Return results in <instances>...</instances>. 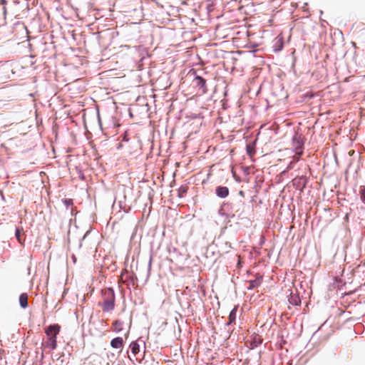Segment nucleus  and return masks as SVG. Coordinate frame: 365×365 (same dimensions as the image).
Returning a JSON list of instances; mask_svg holds the SVG:
<instances>
[{"label":"nucleus","instance_id":"6e6552de","mask_svg":"<svg viewBox=\"0 0 365 365\" xmlns=\"http://www.w3.org/2000/svg\"><path fill=\"white\" fill-rule=\"evenodd\" d=\"M262 277L258 274L255 279L249 281V286L247 287V289H253L259 287L262 284Z\"/></svg>","mask_w":365,"mask_h":365},{"label":"nucleus","instance_id":"393cba45","mask_svg":"<svg viewBox=\"0 0 365 365\" xmlns=\"http://www.w3.org/2000/svg\"><path fill=\"white\" fill-rule=\"evenodd\" d=\"M239 195H240V196H242V197H245V192H244L242 190H240V191L239 192Z\"/></svg>","mask_w":365,"mask_h":365},{"label":"nucleus","instance_id":"4468645a","mask_svg":"<svg viewBox=\"0 0 365 365\" xmlns=\"http://www.w3.org/2000/svg\"><path fill=\"white\" fill-rule=\"evenodd\" d=\"M132 354L136 355L140 351V346L136 341H133L130 344Z\"/></svg>","mask_w":365,"mask_h":365},{"label":"nucleus","instance_id":"dca6fc26","mask_svg":"<svg viewBox=\"0 0 365 365\" xmlns=\"http://www.w3.org/2000/svg\"><path fill=\"white\" fill-rule=\"evenodd\" d=\"M187 191V187L186 186H181L178 189V197H182L184 194H185Z\"/></svg>","mask_w":365,"mask_h":365},{"label":"nucleus","instance_id":"a211bd4d","mask_svg":"<svg viewBox=\"0 0 365 365\" xmlns=\"http://www.w3.org/2000/svg\"><path fill=\"white\" fill-rule=\"evenodd\" d=\"M7 1L6 0H0V5L2 6L3 15L5 16L6 14V6Z\"/></svg>","mask_w":365,"mask_h":365},{"label":"nucleus","instance_id":"2eb2a0df","mask_svg":"<svg viewBox=\"0 0 365 365\" xmlns=\"http://www.w3.org/2000/svg\"><path fill=\"white\" fill-rule=\"evenodd\" d=\"M21 230L19 229V227H16V230H15V237H16V240L19 241V242L21 245H24V239H22V237L21 236Z\"/></svg>","mask_w":365,"mask_h":365},{"label":"nucleus","instance_id":"5701e85b","mask_svg":"<svg viewBox=\"0 0 365 365\" xmlns=\"http://www.w3.org/2000/svg\"><path fill=\"white\" fill-rule=\"evenodd\" d=\"M294 161H291L287 167L288 169L293 168Z\"/></svg>","mask_w":365,"mask_h":365},{"label":"nucleus","instance_id":"f3484780","mask_svg":"<svg viewBox=\"0 0 365 365\" xmlns=\"http://www.w3.org/2000/svg\"><path fill=\"white\" fill-rule=\"evenodd\" d=\"M360 198L365 203V186H361L359 190Z\"/></svg>","mask_w":365,"mask_h":365},{"label":"nucleus","instance_id":"aec40b11","mask_svg":"<svg viewBox=\"0 0 365 365\" xmlns=\"http://www.w3.org/2000/svg\"><path fill=\"white\" fill-rule=\"evenodd\" d=\"M246 150H247V153L249 155H252V153H253V149L250 146V145H247V148H246Z\"/></svg>","mask_w":365,"mask_h":365},{"label":"nucleus","instance_id":"423d86ee","mask_svg":"<svg viewBox=\"0 0 365 365\" xmlns=\"http://www.w3.org/2000/svg\"><path fill=\"white\" fill-rule=\"evenodd\" d=\"M284 47V38L282 34L278 35L272 41V50L274 52H279Z\"/></svg>","mask_w":365,"mask_h":365},{"label":"nucleus","instance_id":"39448f33","mask_svg":"<svg viewBox=\"0 0 365 365\" xmlns=\"http://www.w3.org/2000/svg\"><path fill=\"white\" fill-rule=\"evenodd\" d=\"M115 201H118L120 208L123 210L125 212H127L130 209V205L127 203L126 195L125 192L123 194L119 193L115 197Z\"/></svg>","mask_w":365,"mask_h":365},{"label":"nucleus","instance_id":"4be33fe9","mask_svg":"<svg viewBox=\"0 0 365 365\" xmlns=\"http://www.w3.org/2000/svg\"><path fill=\"white\" fill-rule=\"evenodd\" d=\"M151 264H152V257H150L149 262H148V270L151 269Z\"/></svg>","mask_w":365,"mask_h":365},{"label":"nucleus","instance_id":"1a4fd4ad","mask_svg":"<svg viewBox=\"0 0 365 365\" xmlns=\"http://www.w3.org/2000/svg\"><path fill=\"white\" fill-rule=\"evenodd\" d=\"M123 345V341L121 337H115L110 341V346L114 349L121 348Z\"/></svg>","mask_w":365,"mask_h":365},{"label":"nucleus","instance_id":"bb28decb","mask_svg":"<svg viewBox=\"0 0 365 365\" xmlns=\"http://www.w3.org/2000/svg\"><path fill=\"white\" fill-rule=\"evenodd\" d=\"M282 15V11H279L276 13L275 16H281Z\"/></svg>","mask_w":365,"mask_h":365},{"label":"nucleus","instance_id":"7ed1b4c3","mask_svg":"<svg viewBox=\"0 0 365 365\" xmlns=\"http://www.w3.org/2000/svg\"><path fill=\"white\" fill-rule=\"evenodd\" d=\"M304 139L301 134L295 133L292 137V146L296 155L300 156L303 154L302 147L304 145Z\"/></svg>","mask_w":365,"mask_h":365},{"label":"nucleus","instance_id":"412c9836","mask_svg":"<svg viewBox=\"0 0 365 365\" xmlns=\"http://www.w3.org/2000/svg\"><path fill=\"white\" fill-rule=\"evenodd\" d=\"M297 179H294V184H296V183H297ZM302 180L303 181V182H302V184H303L302 187H304V185H305V180H304L303 178H299V179H298L299 183H300V182H301Z\"/></svg>","mask_w":365,"mask_h":365},{"label":"nucleus","instance_id":"b1692460","mask_svg":"<svg viewBox=\"0 0 365 365\" xmlns=\"http://www.w3.org/2000/svg\"><path fill=\"white\" fill-rule=\"evenodd\" d=\"M78 173H79V178L83 180L84 179V175L82 173L81 170H79Z\"/></svg>","mask_w":365,"mask_h":365},{"label":"nucleus","instance_id":"cd10ccee","mask_svg":"<svg viewBox=\"0 0 365 365\" xmlns=\"http://www.w3.org/2000/svg\"><path fill=\"white\" fill-rule=\"evenodd\" d=\"M24 29L26 30V33L29 34V31H28V29H27L26 26H24Z\"/></svg>","mask_w":365,"mask_h":365},{"label":"nucleus","instance_id":"f03ea898","mask_svg":"<svg viewBox=\"0 0 365 365\" xmlns=\"http://www.w3.org/2000/svg\"><path fill=\"white\" fill-rule=\"evenodd\" d=\"M103 302L102 309L103 312H108L115 309V292L113 288H107L102 290Z\"/></svg>","mask_w":365,"mask_h":365},{"label":"nucleus","instance_id":"c85d7f7f","mask_svg":"<svg viewBox=\"0 0 365 365\" xmlns=\"http://www.w3.org/2000/svg\"><path fill=\"white\" fill-rule=\"evenodd\" d=\"M219 27H220V25L217 24L215 29L217 30L219 29Z\"/></svg>","mask_w":365,"mask_h":365},{"label":"nucleus","instance_id":"c756f323","mask_svg":"<svg viewBox=\"0 0 365 365\" xmlns=\"http://www.w3.org/2000/svg\"><path fill=\"white\" fill-rule=\"evenodd\" d=\"M73 260L74 261V262H76V257L74 256H73Z\"/></svg>","mask_w":365,"mask_h":365},{"label":"nucleus","instance_id":"f257e3e1","mask_svg":"<svg viewBox=\"0 0 365 365\" xmlns=\"http://www.w3.org/2000/svg\"><path fill=\"white\" fill-rule=\"evenodd\" d=\"M60 326L58 324H52L46 329V334L47 335V341H46V346L51 350H54L57 346L56 336L60 331Z\"/></svg>","mask_w":365,"mask_h":365},{"label":"nucleus","instance_id":"0eeeda50","mask_svg":"<svg viewBox=\"0 0 365 365\" xmlns=\"http://www.w3.org/2000/svg\"><path fill=\"white\" fill-rule=\"evenodd\" d=\"M215 193L220 198H225L229 195V189L225 186H218L215 189Z\"/></svg>","mask_w":365,"mask_h":365},{"label":"nucleus","instance_id":"9b49d317","mask_svg":"<svg viewBox=\"0 0 365 365\" xmlns=\"http://www.w3.org/2000/svg\"><path fill=\"white\" fill-rule=\"evenodd\" d=\"M237 307L235 306L232 310L231 312H230V314H229V321L228 322L226 323V325L228 326L231 324H232L233 322H235L236 320V316H237Z\"/></svg>","mask_w":365,"mask_h":365},{"label":"nucleus","instance_id":"a878e982","mask_svg":"<svg viewBox=\"0 0 365 365\" xmlns=\"http://www.w3.org/2000/svg\"><path fill=\"white\" fill-rule=\"evenodd\" d=\"M299 160V157H294V160L292 161H294V163L295 162H298Z\"/></svg>","mask_w":365,"mask_h":365},{"label":"nucleus","instance_id":"6ab92c4d","mask_svg":"<svg viewBox=\"0 0 365 365\" xmlns=\"http://www.w3.org/2000/svg\"><path fill=\"white\" fill-rule=\"evenodd\" d=\"M63 204L67 207H70L73 205V200L71 199H64L63 200Z\"/></svg>","mask_w":365,"mask_h":365},{"label":"nucleus","instance_id":"9d476101","mask_svg":"<svg viewBox=\"0 0 365 365\" xmlns=\"http://www.w3.org/2000/svg\"><path fill=\"white\" fill-rule=\"evenodd\" d=\"M19 304L21 308L26 309L28 307V295L26 293H22L19 296Z\"/></svg>","mask_w":365,"mask_h":365},{"label":"nucleus","instance_id":"20e7f679","mask_svg":"<svg viewBox=\"0 0 365 365\" xmlns=\"http://www.w3.org/2000/svg\"><path fill=\"white\" fill-rule=\"evenodd\" d=\"M195 78L193 79V83L195 86L198 87L201 90V93L205 94L207 93V89L206 87V81L201 76L196 74L195 71H193Z\"/></svg>","mask_w":365,"mask_h":365},{"label":"nucleus","instance_id":"ddd939ff","mask_svg":"<svg viewBox=\"0 0 365 365\" xmlns=\"http://www.w3.org/2000/svg\"><path fill=\"white\" fill-rule=\"evenodd\" d=\"M113 327H114V329L113 331L115 332H120L123 330V322L120 320H116L113 322Z\"/></svg>","mask_w":365,"mask_h":365},{"label":"nucleus","instance_id":"f8f14e48","mask_svg":"<svg viewBox=\"0 0 365 365\" xmlns=\"http://www.w3.org/2000/svg\"><path fill=\"white\" fill-rule=\"evenodd\" d=\"M289 302L292 305L297 306L301 303V300L298 295L291 294L289 298Z\"/></svg>","mask_w":365,"mask_h":365}]
</instances>
